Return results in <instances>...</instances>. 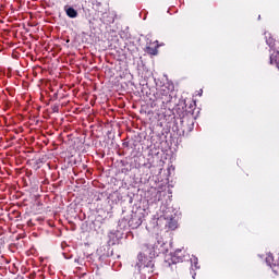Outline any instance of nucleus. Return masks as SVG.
I'll return each instance as SVG.
<instances>
[{"label":"nucleus","instance_id":"obj_1","mask_svg":"<svg viewBox=\"0 0 279 279\" xmlns=\"http://www.w3.org/2000/svg\"><path fill=\"white\" fill-rule=\"evenodd\" d=\"M138 262L136 263V268L144 279L151 278V274H154V260H149L143 255L137 256Z\"/></svg>","mask_w":279,"mask_h":279},{"label":"nucleus","instance_id":"obj_2","mask_svg":"<svg viewBox=\"0 0 279 279\" xmlns=\"http://www.w3.org/2000/svg\"><path fill=\"white\" fill-rule=\"evenodd\" d=\"M184 260V253L181 248H178L175 252L171 253V263L177 265V263H182Z\"/></svg>","mask_w":279,"mask_h":279},{"label":"nucleus","instance_id":"obj_3","mask_svg":"<svg viewBox=\"0 0 279 279\" xmlns=\"http://www.w3.org/2000/svg\"><path fill=\"white\" fill-rule=\"evenodd\" d=\"M266 36V43L270 49H279V41H276L271 38V34L265 33Z\"/></svg>","mask_w":279,"mask_h":279},{"label":"nucleus","instance_id":"obj_4","mask_svg":"<svg viewBox=\"0 0 279 279\" xmlns=\"http://www.w3.org/2000/svg\"><path fill=\"white\" fill-rule=\"evenodd\" d=\"M266 263L269 267L272 268V271L275 274H279V265L276 266V264H274V255L271 254L267 255Z\"/></svg>","mask_w":279,"mask_h":279},{"label":"nucleus","instance_id":"obj_5","mask_svg":"<svg viewBox=\"0 0 279 279\" xmlns=\"http://www.w3.org/2000/svg\"><path fill=\"white\" fill-rule=\"evenodd\" d=\"M64 10L69 19H77V11L73 7H65Z\"/></svg>","mask_w":279,"mask_h":279},{"label":"nucleus","instance_id":"obj_6","mask_svg":"<svg viewBox=\"0 0 279 279\" xmlns=\"http://www.w3.org/2000/svg\"><path fill=\"white\" fill-rule=\"evenodd\" d=\"M270 64H276L277 69H279V51L270 56Z\"/></svg>","mask_w":279,"mask_h":279},{"label":"nucleus","instance_id":"obj_7","mask_svg":"<svg viewBox=\"0 0 279 279\" xmlns=\"http://www.w3.org/2000/svg\"><path fill=\"white\" fill-rule=\"evenodd\" d=\"M146 51L147 53H150V56H156V53H158V46H156V48L147 46Z\"/></svg>","mask_w":279,"mask_h":279},{"label":"nucleus","instance_id":"obj_8","mask_svg":"<svg viewBox=\"0 0 279 279\" xmlns=\"http://www.w3.org/2000/svg\"><path fill=\"white\" fill-rule=\"evenodd\" d=\"M157 243H158V244H155V245H154V250H158L159 246L162 247V245H165V242H162V241H160V240H158Z\"/></svg>","mask_w":279,"mask_h":279},{"label":"nucleus","instance_id":"obj_9","mask_svg":"<svg viewBox=\"0 0 279 279\" xmlns=\"http://www.w3.org/2000/svg\"><path fill=\"white\" fill-rule=\"evenodd\" d=\"M169 228L170 230H175V228H178V223L177 222H169Z\"/></svg>","mask_w":279,"mask_h":279},{"label":"nucleus","instance_id":"obj_10","mask_svg":"<svg viewBox=\"0 0 279 279\" xmlns=\"http://www.w3.org/2000/svg\"><path fill=\"white\" fill-rule=\"evenodd\" d=\"M142 223H143V220L137 219V221H136L134 228H138V226H141Z\"/></svg>","mask_w":279,"mask_h":279},{"label":"nucleus","instance_id":"obj_11","mask_svg":"<svg viewBox=\"0 0 279 279\" xmlns=\"http://www.w3.org/2000/svg\"><path fill=\"white\" fill-rule=\"evenodd\" d=\"M192 263H194L195 267L197 268V257H194V259H192Z\"/></svg>","mask_w":279,"mask_h":279},{"label":"nucleus","instance_id":"obj_12","mask_svg":"<svg viewBox=\"0 0 279 279\" xmlns=\"http://www.w3.org/2000/svg\"><path fill=\"white\" fill-rule=\"evenodd\" d=\"M134 221H136V218L131 219V223H134Z\"/></svg>","mask_w":279,"mask_h":279},{"label":"nucleus","instance_id":"obj_13","mask_svg":"<svg viewBox=\"0 0 279 279\" xmlns=\"http://www.w3.org/2000/svg\"><path fill=\"white\" fill-rule=\"evenodd\" d=\"M93 5H97V1L93 2Z\"/></svg>","mask_w":279,"mask_h":279},{"label":"nucleus","instance_id":"obj_14","mask_svg":"<svg viewBox=\"0 0 279 279\" xmlns=\"http://www.w3.org/2000/svg\"><path fill=\"white\" fill-rule=\"evenodd\" d=\"M202 93H203V89H201L199 95H202Z\"/></svg>","mask_w":279,"mask_h":279},{"label":"nucleus","instance_id":"obj_15","mask_svg":"<svg viewBox=\"0 0 279 279\" xmlns=\"http://www.w3.org/2000/svg\"><path fill=\"white\" fill-rule=\"evenodd\" d=\"M202 93H203V89H201L199 95H202Z\"/></svg>","mask_w":279,"mask_h":279},{"label":"nucleus","instance_id":"obj_16","mask_svg":"<svg viewBox=\"0 0 279 279\" xmlns=\"http://www.w3.org/2000/svg\"><path fill=\"white\" fill-rule=\"evenodd\" d=\"M202 93H203V89H201L199 95H202Z\"/></svg>","mask_w":279,"mask_h":279}]
</instances>
